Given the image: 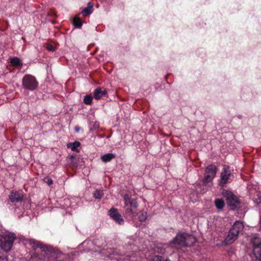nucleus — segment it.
<instances>
[{"instance_id":"nucleus-1","label":"nucleus","mask_w":261,"mask_h":261,"mask_svg":"<svg viewBox=\"0 0 261 261\" xmlns=\"http://www.w3.org/2000/svg\"><path fill=\"white\" fill-rule=\"evenodd\" d=\"M196 241V238L192 235L186 233H178L171 241V244L176 248L191 246Z\"/></svg>"},{"instance_id":"nucleus-2","label":"nucleus","mask_w":261,"mask_h":261,"mask_svg":"<svg viewBox=\"0 0 261 261\" xmlns=\"http://www.w3.org/2000/svg\"><path fill=\"white\" fill-rule=\"evenodd\" d=\"M125 214L135 216L138 211V204L136 199L132 198L128 195L124 196Z\"/></svg>"},{"instance_id":"nucleus-3","label":"nucleus","mask_w":261,"mask_h":261,"mask_svg":"<svg viewBox=\"0 0 261 261\" xmlns=\"http://www.w3.org/2000/svg\"><path fill=\"white\" fill-rule=\"evenodd\" d=\"M15 239L14 233H10L0 236V248L6 252L9 251Z\"/></svg>"},{"instance_id":"nucleus-4","label":"nucleus","mask_w":261,"mask_h":261,"mask_svg":"<svg viewBox=\"0 0 261 261\" xmlns=\"http://www.w3.org/2000/svg\"><path fill=\"white\" fill-rule=\"evenodd\" d=\"M217 167L211 164L206 167L203 179V183L205 186H210L212 185L213 179L215 178L217 172Z\"/></svg>"},{"instance_id":"nucleus-5","label":"nucleus","mask_w":261,"mask_h":261,"mask_svg":"<svg viewBox=\"0 0 261 261\" xmlns=\"http://www.w3.org/2000/svg\"><path fill=\"white\" fill-rule=\"evenodd\" d=\"M22 87L26 90L33 91L37 89L38 82L36 78L30 74H27L22 79Z\"/></svg>"},{"instance_id":"nucleus-6","label":"nucleus","mask_w":261,"mask_h":261,"mask_svg":"<svg viewBox=\"0 0 261 261\" xmlns=\"http://www.w3.org/2000/svg\"><path fill=\"white\" fill-rule=\"evenodd\" d=\"M223 195L226 198L227 204L232 210H237L241 207V203L238 198L231 192L225 191Z\"/></svg>"},{"instance_id":"nucleus-7","label":"nucleus","mask_w":261,"mask_h":261,"mask_svg":"<svg viewBox=\"0 0 261 261\" xmlns=\"http://www.w3.org/2000/svg\"><path fill=\"white\" fill-rule=\"evenodd\" d=\"M251 242L253 245V252L256 259L261 261V238L255 234L251 239Z\"/></svg>"},{"instance_id":"nucleus-8","label":"nucleus","mask_w":261,"mask_h":261,"mask_svg":"<svg viewBox=\"0 0 261 261\" xmlns=\"http://www.w3.org/2000/svg\"><path fill=\"white\" fill-rule=\"evenodd\" d=\"M231 174L230 167L228 166H224L223 171L221 173L220 178L219 179V185L224 187L228 182Z\"/></svg>"},{"instance_id":"nucleus-9","label":"nucleus","mask_w":261,"mask_h":261,"mask_svg":"<svg viewBox=\"0 0 261 261\" xmlns=\"http://www.w3.org/2000/svg\"><path fill=\"white\" fill-rule=\"evenodd\" d=\"M109 215L110 217L119 225H122L124 223V219L121 214L118 212L117 208L112 207L109 211Z\"/></svg>"},{"instance_id":"nucleus-10","label":"nucleus","mask_w":261,"mask_h":261,"mask_svg":"<svg viewBox=\"0 0 261 261\" xmlns=\"http://www.w3.org/2000/svg\"><path fill=\"white\" fill-rule=\"evenodd\" d=\"M9 197L11 202L14 203L22 201L23 198V195L17 191H12L10 193Z\"/></svg>"},{"instance_id":"nucleus-11","label":"nucleus","mask_w":261,"mask_h":261,"mask_svg":"<svg viewBox=\"0 0 261 261\" xmlns=\"http://www.w3.org/2000/svg\"><path fill=\"white\" fill-rule=\"evenodd\" d=\"M238 235L231 229L229 230L228 235L225 239V242L226 244H230L234 242L238 238Z\"/></svg>"},{"instance_id":"nucleus-12","label":"nucleus","mask_w":261,"mask_h":261,"mask_svg":"<svg viewBox=\"0 0 261 261\" xmlns=\"http://www.w3.org/2000/svg\"><path fill=\"white\" fill-rule=\"evenodd\" d=\"M244 224L242 222L238 221H236L230 229L235 233L239 234L244 229Z\"/></svg>"},{"instance_id":"nucleus-13","label":"nucleus","mask_w":261,"mask_h":261,"mask_svg":"<svg viewBox=\"0 0 261 261\" xmlns=\"http://www.w3.org/2000/svg\"><path fill=\"white\" fill-rule=\"evenodd\" d=\"M107 92L106 89L102 88H97L94 92V97L96 99H99L103 96L106 95Z\"/></svg>"},{"instance_id":"nucleus-14","label":"nucleus","mask_w":261,"mask_h":261,"mask_svg":"<svg viewBox=\"0 0 261 261\" xmlns=\"http://www.w3.org/2000/svg\"><path fill=\"white\" fill-rule=\"evenodd\" d=\"M93 4L91 2H89L87 4V7L85 8L82 11L81 14L84 16H86L93 12Z\"/></svg>"},{"instance_id":"nucleus-15","label":"nucleus","mask_w":261,"mask_h":261,"mask_svg":"<svg viewBox=\"0 0 261 261\" xmlns=\"http://www.w3.org/2000/svg\"><path fill=\"white\" fill-rule=\"evenodd\" d=\"M31 244H33V247L40 248L42 251H45L48 250V247L42 244L40 242L35 240H31Z\"/></svg>"},{"instance_id":"nucleus-16","label":"nucleus","mask_w":261,"mask_h":261,"mask_svg":"<svg viewBox=\"0 0 261 261\" xmlns=\"http://www.w3.org/2000/svg\"><path fill=\"white\" fill-rule=\"evenodd\" d=\"M116 155L114 153H109L102 155L101 160L102 162L107 163L111 161L113 159L115 158Z\"/></svg>"},{"instance_id":"nucleus-17","label":"nucleus","mask_w":261,"mask_h":261,"mask_svg":"<svg viewBox=\"0 0 261 261\" xmlns=\"http://www.w3.org/2000/svg\"><path fill=\"white\" fill-rule=\"evenodd\" d=\"M81 144L79 141H75L73 143H69L67 145L68 148H71L72 151H76L77 148L80 146Z\"/></svg>"},{"instance_id":"nucleus-18","label":"nucleus","mask_w":261,"mask_h":261,"mask_svg":"<svg viewBox=\"0 0 261 261\" xmlns=\"http://www.w3.org/2000/svg\"><path fill=\"white\" fill-rule=\"evenodd\" d=\"M215 205L216 207L218 209L221 210L222 209L225 205L224 201L223 200L221 199H217L215 201Z\"/></svg>"},{"instance_id":"nucleus-19","label":"nucleus","mask_w":261,"mask_h":261,"mask_svg":"<svg viewBox=\"0 0 261 261\" xmlns=\"http://www.w3.org/2000/svg\"><path fill=\"white\" fill-rule=\"evenodd\" d=\"M10 63L13 66L16 67L21 66L22 65V64L17 57L13 58L11 60Z\"/></svg>"},{"instance_id":"nucleus-20","label":"nucleus","mask_w":261,"mask_h":261,"mask_svg":"<svg viewBox=\"0 0 261 261\" xmlns=\"http://www.w3.org/2000/svg\"><path fill=\"white\" fill-rule=\"evenodd\" d=\"M73 25L77 28H81L82 26L83 23L82 20L79 17H75L73 21Z\"/></svg>"},{"instance_id":"nucleus-21","label":"nucleus","mask_w":261,"mask_h":261,"mask_svg":"<svg viewBox=\"0 0 261 261\" xmlns=\"http://www.w3.org/2000/svg\"><path fill=\"white\" fill-rule=\"evenodd\" d=\"M103 196V191L102 190H96L93 193V196L95 198L100 199Z\"/></svg>"},{"instance_id":"nucleus-22","label":"nucleus","mask_w":261,"mask_h":261,"mask_svg":"<svg viewBox=\"0 0 261 261\" xmlns=\"http://www.w3.org/2000/svg\"><path fill=\"white\" fill-rule=\"evenodd\" d=\"M147 219V212H141L138 216V219L140 222H144Z\"/></svg>"},{"instance_id":"nucleus-23","label":"nucleus","mask_w":261,"mask_h":261,"mask_svg":"<svg viewBox=\"0 0 261 261\" xmlns=\"http://www.w3.org/2000/svg\"><path fill=\"white\" fill-rule=\"evenodd\" d=\"M167 259L161 255H154L151 259L150 261H166Z\"/></svg>"},{"instance_id":"nucleus-24","label":"nucleus","mask_w":261,"mask_h":261,"mask_svg":"<svg viewBox=\"0 0 261 261\" xmlns=\"http://www.w3.org/2000/svg\"><path fill=\"white\" fill-rule=\"evenodd\" d=\"M92 102V97L91 96L87 95L84 97V102L86 105H90Z\"/></svg>"},{"instance_id":"nucleus-25","label":"nucleus","mask_w":261,"mask_h":261,"mask_svg":"<svg viewBox=\"0 0 261 261\" xmlns=\"http://www.w3.org/2000/svg\"><path fill=\"white\" fill-rule=\"evenodd\" d=\"M45 182L49 186L50 185H51L53 183V180L49 178V177H47L45 179H44Z\"/></svg>"},{"instance_id":"nucleus-26","label":"nucleus","mask_w":261,"mask_h":261,"mask_svg":"<svg viewBox=\"0 0 261 261\" xmlns=\"http://www.w3.org/2000/svg\"><path fill=\"white\" fill-rule=\"evenodd\" d=\"M46 49L49 51H53L55 50V47L53 45L50 44L46 46Z\"/></svg>"},{"instance_id":"nucleus-27","label":"nucleus","mask_w":261,"mask_h":261,"mask_svg":"<svg viewBox=\"0 0 261 261\" xmlns=\"http://www.w3.org/2000/svg\"><path fill=\"white\" fill-rule=\"evenodd\" d=\"M99 124L98 122H95L93 126V128L94 129H98L99 128Z\"/></svg>"},{"instance_id":"nucleus-28","label":"nucleus","mask_w":261,"mask_h":261,"mask_svg":"<svg viewBox=\"0 0 261 261\" xmlns=\"http://www.w3.org/2000/svg\"><path fill=\"white\" fill-rule=\"evenodd\" d=\"M0 261H8V259L6 257H2L0 256Z\"/></svg>"},{"instance_id":"nucleus-29","label":"nucleus","mask_w":261,"mask_h":261,"mask_svg":"<svg viewBox=\"0 0 261 261\" xmlns=\"http://www.w3.org/2000/svg\"><path fill=\"white\" fill-rule=\"evenodd\" d=\"M80 128L79 126H76L75 127V130L76 132H78L80 130Z\"/></svg>"},{"instance_id":"nucleus-30","label":"nucleus","mask_w":261,"mask_h":261,"mask_svg":"<svg viewBox=\"0 0 261 261\" xmlns=\"http://www.w3.org/2000/svg\"><path fill=\"white\" fill-rule=\"evenodd\" d=\"M71 163H72V164L73 165H76V164L74 162V161H73V160H72V161Z\"/></svg>"},{"instance_id":"nucleus-31","label":"nucleus","mask_w":261,"mask_h":261,"mask_svg":"<svg viewBox=\"0 0 261 261\" xmlns=\"http://www.w3.org/2000/svg\"><path fill=\"white\" fill-rule=\"evenodd\" d=\"M74 157H75V156H74V155H71V156H70V158H71V159H72L73 158H74Z\"/></svg>"},{"instance_id":"nucleus-32","label":"nucleus","mask_w":261,"mask_h":261,"mask_svg":"<svg viewBox=\"0 0 261 261\" xmlns=\"http://www.w3.org/2000/svg\"><path fill=\"white\" fill-rule=\"evenodd\" d=\"M161 252H164V249H162L161 250Z\"/></svg>"}]
</instances>
